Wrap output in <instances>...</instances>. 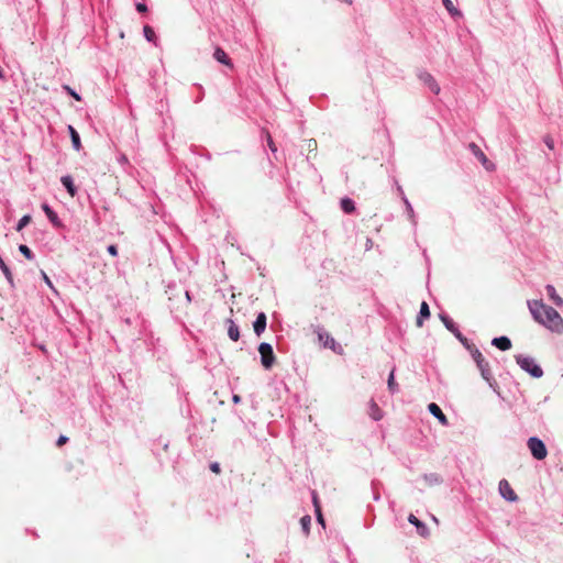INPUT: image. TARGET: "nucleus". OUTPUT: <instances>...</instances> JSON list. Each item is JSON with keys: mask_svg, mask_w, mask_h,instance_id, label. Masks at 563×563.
Here are the masks:
<instances>
[{"mask_svg": "<svg viewBox=\"0 0 563 563\" xmlns=\"http://www.w3.org/2000/svg\"><path fill=\"white\" fill-rule=\"evenodd\" d=\"M528 306L537 322L553 332H563V319L554 308L545 305L542 300L529 301Z\"/></svg>", "mask_w": 563, "mask_h": 563, "instance_id": "obj_1", "label": "nucleus"}, {"mask_svg": "<svg viewBox=\"0 0 563 563\" xmlns=\"http://www.w3.org/2000/svg\"><path fill=\"white\" fill-rule=\"evenodd\" d=\"M472 353L474 361L476 362L478 368L481 369L482 376L485 380L490 384V369L488 363L484 365V357L482 353L474 346H471L466 343H463Z\"/></svg>", "mask_w": 563, "mask_h": 563, "instance_id": "obj_2", "label": "nucleus"}, {"mask_svg": "<svg viewBox=\"0 0 563 563\" xmlns=\"http://www.w3.org/2000/svg\"><path fill=\"white\" fill-rule=\"evenodd\" d=\"M517 363L522 369L531 374V376L539 378L543 375L542 368L536 364L533 358L527 356H518Z\"/></svg>", "mask_w": 563, "mask_h": 563, "instance_id": "obj_3", "label": "nucleus"}, {"mask_svg": "<svg viewBox=\"0 0 563 563\" xmlns=\"http://www.w3.org/2000/svg\"><path fill=\"white\" fill-rule=\"evenodd\" d=\"M528 448L532 456L539 461L544 460L548 455L544 443L537 437H532L528 440Z\"/></svg>", "mask_w": 563, "mask_h": 563, "instance_id": "obj_4", "label": "nucleus"}, {"mask_svg": "<svg viewBox=\"0 0 563 563\" xmlns=\"http://www.w3.org/2000/svg\"><path fill=\"white\" fill-rule=\"evenodd\" d=\"M258 352L261 354L262 365L266 369H269L275 363V355L272 345L269 343L263 342L258 346Z\"/></svg>", "mask_w": 563, "mask_h": 563, "instance_id": "obj_5", "label": "nucleus"}, {"mask_svg": "<svg viewBox=\"0 0 563 563\" xmlns=\"http://www.w3.org/2000/svg\"><path fill=\"white\" fill-rule=\"evenodd\" d=\"M318 340L320 344L323 345V347L331 349L332 351L342 354L343 349L341 345H339L335 340L328 333L323 331L318 332Z\"/></svg>", "mask_w": 563, "mask_h": 563, "instance_id": "obj_6", "label": "nucleus"}, {"mask_svg": "<svg viewBox=\"0 0 563 563\" xmlns=\"http://www.w3.org/2000/svg\"><path fill=\"white\" fill-rule=\"evenodd\" d=\"M499 493L508 501H515L518 498L515 490L506 479L499 482Z\"/></svg>", "mask_w": 563, "mask_h": 563, "instance_id": "obj_7", "label": "nucleus"}, {"mask_svg": "<svg viewBox=\"0 0 563 563\" xmlns=\"http://www.w3.org/2000/svg\"><path fill=\"white\" fill-rule=\"evenodd\" d=\"M419 79L427 85L433 93L438 95L440 92V86L430 73L421 71Z\"/></svg>", "mask_w": 563, "mask_h": 563, "instance_id": "obj_8", "label": "nucleus"}, {"mask_svg": "<svg viewBox=\"0 0 563 563\" xmlns=\"http://www.w3.org/2000/svg\"><path fill=\"white\" fill-rule=\"evenodd\" d=\"M428 409L435 418H438L439 422L442 426L449 424L448 418L445 417V415L442 412L441 408L437 404H434V402L429 404Z\"/></svg>", "mask_w": 563, "mask_h": 563, "instance_id": "obj_9", "label": "nucleus"}, {"mask_svg": "<svg viewBox=\"0 0 563 563\" xmlns=\"http://www.w3.org/2000/svg\"><path fill=\"white\" fill-rule=\"evenodd\" d=\"M213 57L219 63H221V64H223V65H225V66H228L230 68H233V64L231 62V58L228 56V54L221 47H217L214 49Z\"/></svg>", "mask_w": 563, "mask_h": 563, "instance_id": "obj_10", "label": "nucleus"}, {"mask_svg": "<svg viewBox=\"0 0 563 563\" xmlns=\"http://www.w3.org/2000/svg\"><path fill=\"white\" fill-rule=\"evenodd\" d=\"M254 332L260 336L266 329V314L261 312L257 314L256 320L253 324Z\"/></svg>", "mask_w": 563, "mask_h": 563, "instance_id": "obj_11", "label": "nucleus"}, {"mask_svg": "<svg viewBox=\"0 0 563 563\" xmlns=\"http://www.w3.org/2000/svg\"><path fill=\"white\" fill-rule=\"evenodd\" d=\"M408 521L411 525L417 527L418 532H419L420 536L426 537L428 534L427 527L415 515L410 514L409 517H408Z\"/></svg>", "mask_w": 563, "mask_h": 563, "instance_id": "obj_12", "label": "nucleus"}, {"mask_svg": "<svg viewBox=\"0 0 563 563\" xmlns=\"http://www.w3.org/2000/svg\"><path fill=\"white\" fill-rule=\"evenodd\" d=\"M42 209L43 211L45 212V214L47 216V218L49 219V221L55 225V227H60V221L56 214V212H54L51 207L46 203H44L42 206Z\"/></svg>", "mask_w": 563, "mask_h": 563, "instance_id": "obj_13", "label": "nucleus"}, {"mask_svg": "<svg viewBox=\"0 0 563 563\" xmlns=\"http://www.w3.org/2000/svg\"><path fill=\"white\" fill-rule=\"evenodd\" d=\"M547 294L550 297V299L559 307L563 306V299L556 294V290L554 286L548 285L547 286Z\"/></svg>", "mask_w": 563, "mask_h": 563, "instance_id": "obj_14", "label": "nucleus"}, {"mask_svg": "<svg viewBox=\"0 0 563 563\" xmlns=\"http://www.w3.org/2000/svg\"><path fill=\"white\" fill-rule=\"evenodd\" d=\"M429 317H430L429 305L426 301H422L421 307H420V313H419V317L417 318V325L422 327L423 318H429Z\"/></svg>", "mask_w": 563, "mask_h": 563, "instance_id": "obj_15", "label": "nucleus"}, {"mask_svg": "<svg viewBox=\"0 0 563 563\" xmlns=\"http://www.w3.org/2000/svg\"><path fill=\"white\" fill-rule=\"evenodd\" d=\"M470 150L482 162V164L486 166L488 159L486 155L483 153V151L475 143L470 144Z\"/></svg>", "mask_w": 563, "mask_h": 563, "instance_id": "obj_16", "label": "nucleus"}, {"mask_svg": "<svg viewBox=\"0 0 563 563\" xmlns=\"http://www.w3.org/2000/svg\"><path fill=\"white\" fill-rule=\"evenodd\" d=\"M495 346L501 351H507L511 347V342L507 336L495 338Z\"/></svg>", "mask_w": 563, "mask_h": 563, "instance_id": "obj_17", "label": "nucleus"}, {"mask_svg": "<svg viewBox=\"0 0 563 563\" xmlns=\"http://www.w3.org/2000/svg\"><path fill=\"white\" fill-rule=\"evenodd\" d=\"M442 321L444 322L445 327H446L450 331H452V332L456 335V338H459V339H460V341H461L462 343H466V339H465V338H463V336H462V334H461L457 330H455V328H454V323L452 322V320H450V319H449V318H446V317H442Z\"/></svg>", "mask_w": 563, "mask_h": 563, "instance_id": "obj_18", "label": "nucleus"}, {"mask_svg": "<svg viewBox=\"0 0 563 563\" xmlns=\"http://www.w3.org/2000/svg\"><path fill=\"white\" fill-rule=\"evenodd\" d=\"M62 183L67 189L70 197H75L76 195V187L74 186L73 179L70 176H64L62 177Z\"/></svg>", "mask_w": 563, "mask_h": 563, "instance_id": "obj_19", "label": "nucleus"}, {"mask_svg": "<svg viewBox=\"0 0 563 563\" xmlns=\"http://www.w3.org/2000/svg\"><path fill=\"white\" fill-rule=\"evenodd\" d=\"M341 208L345 213H352L355 211L354 201L347 197L341 199Z\"/></svg>", "mask_w": 563, "mask_h": 563, "instance_id": "obj_20", "label": "nucleus"}, {"mask_svg": "<svg viewBox=\"0 0 563 563\" xmlns=\"http://www.w3.org/2000/svg\"><path fill=\"white\" fill-rule=\"evenodd\" d=\"M228 335L233 341H238L240 338L239 327L232 320H229Z\"/></svg>", "mask_w": 563, "mask_h": 563, "instance_id": "obj_21", "label": "nucleus"}, {"mask_svg": "<svg viewBox=\"0 0 563 563\" xmlns=\"http://www.w3.org/2000/svg\"><path fill=\"white\" fill-rule=\"evenodd\" d=\"M0 269L3 272L7 280L9 282V284L13 287L14 286V282H13L12 273H11L10 268L8 267V265L4 263V261L2 260L1 256H0Z\"/></svg>", "mask_w": 563, "mask_h": 563, "instance_id": "obj_22", "label": "nucleus"}, {"mask_svg": "<svg viewBox=\"0 0 563 563\" xmlns=\"http://www.w3.org/2000/svg\"><path fill=\"white\" fill-rule=\"evenodd\" d=\"M68 130H69V133H70L73 146L75 147V150L78 151L80 148V146H81L79 134L77 133V131L71 125L68 126Z\"/></svg>", "mask_w": 563, "mask_h": 563, "instance_id": "obj_23", "label": "nucleus"}, {"mask_svg": "<svg viewBox=\"0 0 563 563\" xmlns=\"http://www.w3.org/2000/svg\"><path fill=\"white\" fill-rule=\"evenodd\" d=\"M445 9L452 14V15H461V12L456 9L452 0H442Z\"/></svg>", "mask_w": 563, "mask_h": 563, "instance_id": "obj_24", "label": "nucleus"}, {"mask_svg": "<svg viewBox=\"0 0 563 563\" xmlns=\"http://www.w3.org/2000/svg\"><path fill=\"white\" fill-rule=\"evenodd\" d=\"M32 221V218L30 214H25L23 216L19 222H18V225H16V231H22L24 227H26L29 223H31Z\"/></svg>", "mask_w": 563, "mask_h": 563, "instance_id": "obj_25", "label": "nucleus"}, {"mask_svg": "<svg viewBox=\"0 0 563 563\" xmlns=\"http://www.w3.org/2000/svg\"><path fill=\"white\" fill-rule=\"evenodd\" d=\"M300 523H301V527H302V530L305 531V533L308 534L309 530H310L311 517L308 515L303 516L300 519Z\"/></svg>", "mask_w": 563, "mask_h": 563, "instance_id": "obj_26", "label": "nucleus"}, {"mask_svg": "<svg viewBox=\"0 0 563 563\" xmlns=\"http://www.w3.org/2000/svg\"><path fill=\"white\" fill-rule=\"evenodd\" d=\"M144 36L147 41L152 42L156 37L154 30L150 25H145L144 29Z\"/></svg>", "mask_w": 563, "mask_h": 563, "instance_id": "obj_27", "label": "nucleus"}, {"mask_svg": "<svg viewBox=\"0 0 563 563\" xmlns=\"http://www.w3.org/2000/svg\"><path fill=\"white\" fill-rule=\"evenodd\" d=\"M371 409H372L371 416L375 420L382 419V417H383L382 411H380V409L378 408V406L375 402H372Z\"/></svg>", "mask_w": 563, "mask_h": 563, "instance_id": "obj_28", "label": "nucleus"}, {"mask_svg": "<svg viewBox=\"0 0 563 563\" xmlns=\"http://www.w3.org/2000/svg\"><path fill=\"white\" fill-rule=\"evenodd\" d=\"M395 371L393 369L389 374V377H388V389L394 393L397 390V384L395 382V375H394Z\"/></svg>", "mask_w": 563, "mask_h": 563, "instance_id": "obj_29", "label": "nucleus"}, {"mask_svg": "<svg viewBox=\"0 0 563 563\" xmlns=\"http://www.w3.org/2000/svg\"><path fill=\"white\" fill-rule=\"evenodd\" d=\"M19 251L29 260H33V253L32 251L30 250L29 246L24 245V244H21L19 246Z\"/></svg>", "mask_w": 563, "mask_h": 563, "instance_id": "obj_30", "label": "nucleus"}, {"mask_svg": "<svg viewBox=\"0 0 563 563\" xmlns=\"http://www.w3.org/2000/svg\"><path fill=\"white\" fill-rule=\"evenodd\" d=\"M64 90L67 91V93H69L75 100L77 101H80L81 100V97L75 91L73 90L68 85H64L63 86Z\"/></svg>", "mask_w": 563, "mask_h": 563, "instance_id": "obj_31", "label": "nucleus"}, {"mask_svg": "<svg viewBox=\"0 0 563 563\" xmlns=\"http://www.w3.org/2000/svg\"><path fill=\"white\" fill-rule=\"evenodd\" d=\"M265 133H266V140H267L268 147L271 148V151L273 153L277 152V147H276V145H275L273 139H272L271 133L268 131H266Z\"/></svg>", "mask_w": 563, "mask_h": 563, "instance_id": "obj_32", "label": "nucleus"}, {"mask_svg": "<svg viewBox=\"0 0 563 563\" xmlns=\"http://www.w3.org/2000/svg\"><path fill=\"white\" fill-rule=\"evenodd\" d=\"M544 143L547 144V146L550 148V150H553L554 148V141L551 136H545L544 137Z\"/></svg>", "mask_w": 563, "mask_h": 563, "instance_id": "obj_33", "label": "nucleus"}, {"mask_svg": "<svg viewBox=\"0 0 563 563\" xmlns=\"http://www.w3.org/2000/svg\"><path fill=\"white\" fill-rule=\"evenodd\" d=\"M316 512H317L318 521H319L322 526H324V520H323V517H322V514H321V508H320V506H317V510H316Z\"/></svg>", "mask_w": 563, "mask_h": 563, "instance_id": "obj_34", "label": "nucleus"}, {"mask_svg": "<svg viewBox=\"0 0 563 563\" xmlns=\"http://www.w3.org/2000/svg\"><path fill=\"white\" fill-rule=\"evenodd\" d=\"M67 441H68V438H67V437H65V435H60V437L58 438V440H57L56 444H57V446H62V445L66 444V443H67Z\"/></svg>", "mask_w": 563, "mask_h": 563, "instance_id": "obj_35", "label": "nucleus"}, {"mask_svg": "<svg viewBox=\"0 0 563 563\" xmlns=\"http://www.w3.org/2000/svg\"><path fill=\"white\" fill-rule=\"evenodd\" d=\"M108 252L109 254H111L112 256H117L118 255V249L115 245H109L108 246Z\"/></svg>", "mask_w": 563, "mask_h": 563, "instance_id": "obj_36", "label": "nucleus"}, {"mask_svg": "<svg viewBox=\"0 0 563 563\" xmlns=\"http://www.w3.org/2000/svg\"><path fill=\"white\" fill-rule=\"evenodd\" d=\"M210 470L216 473V474H219L220 473V465L218 463H211L210 464Z\"/></svg>", "mask_w": 563, "mask_h": 563, "instance_id": "obj_37", "label": "nucleus"}, {"mask_svg": "<svg viewBox=\"0 0 563 563\" xmlns=\"http://www.w3.org/2000/svg\"><path fill=\"white\" fill-rule=\"evenodd\" d=\"M136 10H137L139 12H141V13H144V12H146V11H147V7H146V4H144V3H137V4H136Z\"/></svg>", "mask_w": 563, "mask_h": 563, "instance_id": "obj_38", "label": "nucleus"}, {"mask_svg": "<svg viewBox=\"0 0 563 563\" xmlns=\"http://www.w3.org/2000/svg\"><path fill=\"white\" fill-rule=\"evenodd\" d=\"M42 275H43V279L45 280V283H46L49 287H53L52 282H51V279L47 277V275H46L44 272H42Z\"/></svg>", "mask_w": 563, "mask_h": 563, "instance_id": "obj_39", "label": "nucleus"}, {"mask_svg": "<svg viewBox=\"0 0 563 563\" xmlns=\"http://www.w3.org/2000/svg\"><path fill=\"white\" fill-rule=\"evenodd\" d=\"M313 505L316 508H317V506H320L316 494L313 495Z\"/></svg>", "mask_w": 563, "mask_h": 563, "instance_id": "obj_40", "label": "nucleus"}, {"mask_svg": "<svg viewBox=\"0 0 563 563\" xmlns=\"http://www.w3.org/2000/svg\"><path fill=\"white\" fill-rule=\"evenodd\" d=\"M241 400L240 396L239 395H234L233 396V401L234 402H239Z\"/></svg>", "mask_w": 563, "mask_h": 563, "instance_id": "obj_41", "label": "nucleus"}, {"mask_svg": "<svg viewBox=\"0 0 563 563\" xmlns=\"http://www.w3.org/2000/svg\"><path fill=\"white\" fill-rule=\"evenodd\" d=\"M4 78H5L4 73H3L2 68L0 67V79H4Z\"/></svg>", "mask_w": 563, "mask_h": 563, "instance_id": "obj_42", "label": "nucleus"}, {"mask_svg": "<svg viewBox=\"0 0 563 563\" xmlns=\"http://www.w3.org/2000/svg\"><path fill=\"white\" fill-rule=\"evenodd\" d=\"M344 2H346L347 4H352V0H343Z\"/></svg>", "mask_w": 563, "mask_h": 563, "instance_id": "obj_43", "label": "nucleus"}, {"mask_svg": "<svg viewBox=\"0 0 563 563\" xmlns=\"http://www.w3.org/2000/svg\"><path fill=\"white\" fill-rule=\"evenodd\" d=\"M311 142H313V143H310V146H313V144L314 145L317 144V141H314V140H311Z\"/></svg>", "mask_w": 563, "mask_h": 563, "instance_id": "obj_44", "label": "nucleus"}, {"mask_svg": "<svg viewBox=\"0 0 563 563\" xmlns=\"http://www.w3.org/2000/svg\"><path fill=\"white\" fill-rule=\"evenodd\" d=\"M311 142H313V143H310V146H313V144L314 145L317 144V141H314V140H311Z\"/></svg>", "mask_w": 563, "mask_h": 563, "instance_id": "obj_45", "label": "nucleus"}]
</instances>
